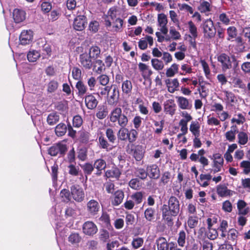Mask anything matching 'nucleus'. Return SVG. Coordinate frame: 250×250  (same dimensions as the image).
<instances>
[{
    "label": "nucleus",
    "instance_id": "obj_21",
    "mask_svg": "<svg viewBox=\"0 0 250 250\" xmlns=\"http://www.w3.org/2000/svg\"><path fill=\"white\" fill-rule=\"evenodd\" d=\"M176 104L173 100H168L164 104V111L171 115L175 114Z\"/></svg>",
    "mask_w": 250,
    "mask_h": 250
},
{
    "label": "nucleus",
    "instance_id": "obj_57",
    "mask_svg": "<svg viewBox=\"0 0 250 250\" xmlns=\"http://www.w3.org/2000/svg\"><path fill=\"white\" fill-rule=\"evenodd\" d=\"M58 166L57 164H54L51 167V176L53 182H57L58 180Z\"/></svg>",
    "mask_w": 250,
    "mask_h": 250
},
{
    "label": "nucleus",
    "instance_id": "obj_48",
    "mask_svg": "<svg viewBox=\"0 0 250 250\" xmlns=\"http://www.w3.org/2000/svg\"><path fill=\"white\" fill-rule=\"evenodd\" d=\"M83 172L86 175H90L93 171L94 167L92 164L86 163L82 166Z\"/></svg>",
    "mask_w": 250,
    "mask_h": 250
},
{
    "label": "nucleus",
    "instance_id": "obj_47",
    "mask_svg": "<svg viewBox=\"0 0 250 250\" xmlns=\"http://www.w3.org/2000/svg\"><path fill=\"white\" fill-rule=\"evenodd\" d=\"M54 107L55 109L61 111H65L67 109V105L66 102H59L55 104Z\"/></svg>",
    "mask_w": 250,
    "mask_h": 250
},
{
    "label": "nucleus",
    "instance_id": "obj_41",
    "mask_svg": "<svg viewBox=\"0 0 250 250\" xmlns=\"http://www.w3.org/2000/svg\"><path fill=\"white\" fill-rule=\"evenodd\" d=\"M238 143L241 145H245L248 141V136L246 133L244 132H239L238 136Z\"/></svg>",
    "mask_w": 250,
    "mask_h": 250
},
{
    "label": "nucleus",
    "instance_id": "obj_34",
    "mask_svg": "<svg viewBox=\"0 0 250 250\" xmlns=\"http://www.w3.org/2000/svg\"><path fill=\"white\" fill-rule=\"evenodd\" d=\"M71 192L67 189H63L61 191L60 196L62 202L68 203L71 200Z\"/></svg>",
    "mask_w": 250,
    "mask_h": 250
},
{
    "label": "nucleus",
    "instance_id": "obj_3",
    "mask_svg": "<svg viewBox=\"0 0 250 250\" xmlns=\"http://www.w3.org/2000/svg\"><path fill=\"white\" fill-rule=\"evenodd\" d=\"M217 61L221 63L222 70L224 72L230 69L235 70L238 65V61L234 55L229 57L226 53H221L217 57Z\"/></svg>",
    "mask_w": 250,
    "mask_h": 250
},
{
    "label": "nucleus",
    "instance_id": "obj_40",
    "mask_svg": "<svg viewBox=\"0 0 250 250\" xmlns=\"http://www.w3.org/2000/svg\"><path fill=\"white\" fill-rule=\"evenodd\" d=\"M99 143L101 148L106 149L107 151L111 149V148H109L110 145L104 137L101 136L99 137Z\"/></svg>",
    "mask_w": 250,
    "mask_h": 250
},
{
    "label": "nucleus",
    "instance_id": "obj_4",
    "mask_svg": "<svg viewBox=\"0 0 250 250\" xmlns=\"http://www.w3.org/2000/svg\"><path fill=\"white\" fill-rule=\"evenodd\" d=\"M202 27L205 38L211 39L214 37L216 33V29L213 21L210 19L206 20L202 24Z\"/></svg>",
    "mask_w": 250,
    "mask_h": 250
},
{
    "label": "nucleus",
    "instance_id": "obj_51",
    "mask_svg": "<svg viewBox=\"0 0 250 250\" xmlns=\"http://www.w3.org/2000/svg\"><path fill=\"white\" fill-rule=\"evenodd\" d=\"M58 87V83L55 81H51L47 84V91L49 93L54 92Z\"/></svg>",
    "mask_w": 250,
    "mask_h": 250
},
{
    "label": "nucleus",
    "instance_id": "obj_61",
    "mask_svg": "<svg viewBox=\"0 0 250 250\" xmlns=\"http://www.w3.org/2000/svg\"><path fill=\"white\" fill-rule=\"evenodd\" d=\"M198 219L197 217L190 216L188 220V224L191 229L195 228L198 224Z\"/></svg>",
    "mask_w": 250,
    "mask_h": 250
},
{
    "label": "nucleus",
    "instance_id": "obj_49",
    "mask_svg": "<svg viewBox=\"0 0 250 250\" xmlns=\"http://www.w3.org/2000/svg\"><path fill=\"white\" fill-rule=\"evenodd\" d=\"M144 243V240L142 238L137 237L133 239L131 245L134 249L140 248Z\"/></svg>",
    "mask_w": 250,
    "mask_h": 250
},
{
    "label": "nucleus",
    "instance_id": "obj_37",
    "mask_svg": "<svg viewBox=\"0 0 250 250\" xmlns=\"http://www.w3.org/2000/svg\"><path fill=\"white\" fill-rule=\"evenodd\" d=\"M76 87L78 91L79 96H83L86 93L87 87L81 81H79L77 83Z\"/></svg>",
    "mask_w": 250,
    "mask_h": 250
},
{
    "label": "nucleus",
    "instance_id": "obj_18",
    "mask_svg": "<svg viewBox=\"0 0 250 250\" xmlns=\"http://www.w3.org/2000/svg\"><path fill=\"white\" fill-rule=\"evenodd\" d=\"M147 43L151 46L153 43V38L149 36H146L144 38L141 39L138 42V46L141 50H145L147 47Z\"/></svg>",
    "mask_w": 250,
    "mask_h": 250
},
{
    "label": "nucleus",
    "instance_id": "obj_2",
    "mask_svg": "<svg viewBox=\"0 0 250 250\" xmlns=\"http://www.w3.org/2000/svg\"><path fill=\"white\" fill-rule=\"evenodd\" d=\"M109 119L112 126L125 127L128 123L127 117L122 113V109L118 107L112 110L109 115Z\"/></svg>",
    "mask_w": 250,
    "mask_h": 250
},
{
    "label": "nucleus",
    "instance_id": "obj_27",
    "mask_svg": "<svg viewBox=\"0 0 250 250\" xmlns=\"http://www.w3.org/2000/svg\"><path fill=\"white\" fill-rule=\"evenodd\" d=\"M101 54V49L98 46H92L90 48L88 55L92 59L96 60L100 57Z\"/></svg>",
    "mask_w": 250,
    "mask_h": 250
},
{
    "label": "nucleus",
    "instance_id": "obj_12",
    "mask_svg": "<svg viewBox=\"0 0 250 250\" xmlns=\"http://www.w3.org/2000/svg\"><path fill=\"white\" fill-rule=\"evenodd\" d=\"M92 58L88 54L83 53L80 56V63L85 69L89 70L93 66Z\"/></svg>",
    "mask_w": 250,
    "mask_h": 250
},
{
    "label": "nucleus",
    "instance_id": "obj_58",
    "mask_svg": "<svg viewBox=\"0 0 250 250\" xmlns=\"http://www.w3.org/2000/svg\"><path fill=\"white\" fill-rule=\"evenodd\" d=\"M88 28L91 32L95 33L99 29V23L96 21H92L89 23Z\"/></svg>",
    "mask_w": 250,
    "mask_h": 250
},
{
    "label": "nucleus",
    "instance_id": "obj_45",
    "mask_svg": "<svg viewBox=\"0 0 250 250\" xmlns=\"http://www.w3.org/2000/svg\"><path fill=\"white\" fill-rule=\"evenodd\" d=\"M105 134L108 141L110 143L114 144L116 140V137L114 134L113 130L111 128H107L106 130Z\"/></svg>",
    "mask_w": 250,
    "mask_h": 250
},
{
    "label": "nucleus",
    "instance_id": "obj_55",
    "mask_svg": "<svg viewBox=\"0 0 250 250\" xmlns=\"http://www.w3.org/2000/svg\"><path fill=\"white\" fill-rule=\"evenodd\" d=\"M158 22L159 26L167 25V16L164 13L158 14Z\"/></svg>",
    "mask_w": 250,
    "mask_h": 250
},
{
    "label": "nucleus",
    "instance_id": "obj_17",
    "mask_svg": "<svg viewBox=\"0 0 250 250\" xmlns=\"http://www.w3.org/2000/svg\"><path fill=\"white\" fill-rule=\"evenodd\" d=\"M165 83L167 87L168 91L171 93L177 90L179 87V82L176 78L173 80L167 79L166 80Z\"/></svg>",
    "mask_w": 250,
    "mask_h": 250
},
{
    "label": "nucleus",
    "instance_id": "obj_54",
    "mask_svg": "<svg viewBox=\"0 0 250 250\" xmlns=\"http://www.w3.org/2000/svg\"><path fill=\"white\" fill-rule=\"evenodd\" d=\"M99 83L103 86H106L109 82V77L105 74H102L97 78Z\"/></svg>",
    "mask_w": 250,
    "mask_h": 250
},
{
    "label": "nucleus",
    "instance_id": "obj_10",
    "mask_svg": "<svg viewBox=\"0 0 250 250\" xmlns=\"http://www.w3.org/2000/svg\"><path fill=\"white\" fill-rule=\"evenodd\" d=\"M112 91L110 94L109 93V96L107 98V103L110 105H116L119 101V91L116 85H114L112 88Z\"/></svg>",
    "mask_w": 250,
    "mask_h": 250
},
{
    "label": "nucleus",
    "instance_id": "obj_52",
    "mask_svg": "<svg viewBox=\"0 0 250 250\" xmlns=\"http://www.w3.org/2000/svg\"><path fill=\"white\" fill-rule=\"evenodd\" d=\"M144 214L146 219L149 221H151L154 218V209L152 208H148L146 209Z\"/></svg>",
    "mask_w": 250,
    "mask_h": 250
},
{
    "label": "nucleus",
    "instance_id": "obj_30",
    "mask_svg": "<svg viewBox=\"0 0 250 250\" xmlns=\"http://www.w3.org/2000/svg\"><path fill=\"white\" fill-rule=\"evenodd\" d=\"M158 250H167L168 246L166 239L164 237H159L156 240Z\"/></svg>",
    "mask_w": 250,
    "mask_h": 250
},
{
    "label": "nucleus",
    "instance_id": "obj_56",
    "mask_svg": "<svg viewBox=\"0 0 250 250\" xmlns=\"http://www.w3.org/2000/svg\"><path fill=\"white\" fill-rule=\"evenodd\" d=\"M186 234L184 230H181L179 233L178 238V245L181 247H184L186 242Z\"/></svg>",
    "mask_w": 250,
    "mask_h": 250
},
{
    "label": "nucleus",
    "instance_id": "obj_36",
    "mask_svg": "<svg viewBox=\"0 0 250 250\" xmlns=\"http://www.w3.org/2000/svg\"><path fill=\"white\" fill-rule=\"evenodd\" d=\"M152 67L156 70H161L164 68V62L158 59H152L151 61Z\"/></svg>",
    "mask_w": 250,
    "mask_h": 250
},
{
    "label": "nucleus",
    "instance_id": "obj_1",
    "mask_svg": "<svg viewBox=\"0 0 250 250\" xmlns=\"http://www.w3.org/2000/svg\"><path fill=\"white\" fill-rule=\"evenodd\" d=\"M162 217L167 223L171 222L173 217H175L180 211V203L178 199L171 196L168 199L167 205L164 204L162 207Z\"/></svg>",
    "mask_w": 250,
    "mask_h": 250
},
{
    "label": "nucleus",
    "instance_id": "obj_13",
    "mask_svg": "<svg viewBox=\"0 0 250 250\" xmlns=\"http://www.w3.org/2000/svg\"><path fill=\"white\" fill-rule=\"evenodd\" d=\"M112 23L113 25L112 26L113 31L118 32L122 28L124 21L122 19L118 18L112 21L109 19L105 20V25L106 27H111Z\"/></svg>",
    "mask_w": 250,
    "mask_h": 250
},
{
    "label": "nucleus",
    "instance_id": "obj_50",
    "mask_svg": "<svg viewBox=\"0 0 250 250\" xmlns=\"http://www.w3.org/2000/svg\"><path fill=\"white\" fill-rule=\"evenodd\" d=\"M81 240V237L77 233H73L68 237V241L72 244L79 243Z\"/></svg>",
    "mask_w": 250,
    "mask_h": 250
},
{
    "label": "nucleus",
    "instance_id": "obj_46",
    "mask_svg": "<svg viewBox=\"0 0 250 250\" xmlns=\"http://www.w3.org/2000/svg\"><path fill=\"white\" fill-rule=\"evenodd\" d=\"M198 10L201 13H206L210 11V5L209 3L206 1L202 2L198 7Z\"/></svg>",
    "mask_w": 250,
    "mask_h": 250
},
{
    "label": "nucleus",
    "instance_id": "obj_9",
    "mask_svg": "<svg viewBox=\"0 0 250 250\" xmlns=\"http://www.w3.org/2000/svg\"><path fill=\"white\" fill-rule=\"evenodd\" d=\"M83 230L85 234L91 236L97 232L98 229L93 222L87 221L83 225Z\"/></svg>",
    "mask_w": 250,
    "mask_h": 250
},
{
    "label": "nucleus",
    "instance_id": "obj_64",
    "mask_svg": "<svg viewBox=\"0 0 250 250\" xmlns=\"http://www.w3.org/2000/svg\"><path fill=\"white\" fill-rule=\"evenodd\" d=\"M171 177L170 173L168 171H166L163 173L161 178V182L166 185L169 181Z\"/></svg>",
    "mask_w": 250,
    "mask_h": 250
},
{
    "label": "nucleus",
    "instance_id": "obj_23",
    "mask_svg": "<svg viewBox=\"0 0 250 250\" xmlns=\"http://www.w3.org/2000/svg\"><path fill=\"white\" fill-rule=\"evenodd\" d=\"M77 207L73 202H71L69 206L66 208L65 210V216L66 217H73L77 215Z\"/></svg>",
    "mask_w": 250,
    "mask_h": 250
},
{
    "label": "nucleus",
    "instance_id": "obj_26",
    "mask_svg": "<svg viewBox=\"0 0 250 250\" xmlns=\"http://www.w3.org/2000/svg\"><path fill=\"white\" fill-rule=\"evenodd\" d=\"M60 120V116L57 112L50 113L47 118V122L50 125H53L57 124Z\"/></svg>",
    "mask_w": 250,
    "mask_h": 250
},
{
    "label": "nucleus",
    "instance_id": "obj_39",
    "mask_svg": "<svg viewBox=\"0 0 250 250\" xmlns=\"http://www.w3.org/2000/svg\"><path fill=\"white\" fill-rule=\"evenodd\" d=\"M144 152L141 146H137L133 152V156L136 160L140 161L143 157Z\"/></svg>",
    "mask_w": 250,
    "mask_h": 250
},
{
    "label": "nucleus",
    "instance_id": "obj_19",
    "mask_svg": "<svg viewBox=\"0 0 250 250\" xmlns=\"http://www.w3.org/2000/svg\"><path fill=\"white\" fill-rule=\"evenodd\" d=\"M20 41L22 45L29 44L31 42V30L23 31L20 36Z\"/></svg>",
    "mask_w": 250,
    "mask_h": 250
},
{
    "label": "nucleus",
    "instance_id": "obj_38",
    "mask_svg": "<svg viewBox=\"0 0 250 250\" xmlns=\"http://www.w3.org/2000/svg\"><path fill=\"white\" fill-rule=\"evenodd\" d=\"M68 173L73 176H78L79 175L81 170L78 166H76L73 164H70L68 166Z\"/></svg>",
    "mask_w": 250,
    "mask_h": 250
},
{
    "label": "nucleus",
    "instance_id": "obj_32",
    "mask_svg": "<svg viewBox=\"0 0 250 250\" xmlns=\"http://www.w3.org/2000/svg\"><path fill=\"white\" fill-rule=\"evenodd\" d=\"M123 92L125 94H129L132 89V84L130 81L126 80L123 82L122 86Z\"/></svg>",
    "mask_w": 250,
    "mask_h": 250
},
{
    "label": "nucleus",
    "instance_id": "obj_5",
    "mask_svg": "<svg viewBox=\"0 0 250 250\" xmlns=\"http://www.w3.org/2000/svg\"><path fill=\"white\" fill-rule=\"evenodd\" d=\"M67 150L66 144L58 143L50 147L48 149V153L52 156H63Z\"/></svg>",
    "mask_w": 250,
    "mask_h": 250
},
{
    "label": "nucleus",
    "instance_id": "obj_6",
    "mask_svg": "<svg viewBox=\"0 0 250 250\" xmlns=\"http://www.w3.org/2000/svg\"><path fill=\"white\" fill-rule=\"evenodd\" d=\"M71 194L73 199L77 202H82L84 198V193L79 186L73 185L70 188Z\"/></svg>",
    "mask_w": 250,
    "mask_h": 250
},
{
    "label": "nucleus",
    "instance_id": "obj_14",
    "mask_svg": "<svg viewBox=\"0 0 250 250\" xmlns=\"http://www.w3.org/2000/svg\"><path fill=\"white\" fill-rule=\"evenodd\" d=\"M85 103L88 109H93L97 106L98 101L92 94H89L85 97Z\"/></svg>",
    "mask_w": 250,
    "mask_h": 250
},
{
    "label": "nucleus",
    "instance_id": "obj_7",
    "mask_svg": "<svg viewBox=\"0 0 250 250\" xmlns=\"http://www.w3.org/2000/svg\"><path fill=\"white\" fill-rule=\"evenodd\" d=\"M87 24V18L84 15L77 16L74 20L73 27L77 31H83Z\"/></svg>",
    "mask_w": 250,
    "mask_h": 250
},
{
    "label": "nucleus",
    "instance_id": "obj_33",
    "mask_svg": "<svg viewBox=\"0 0 250 250\" xmlns=\"http://www.w3.org/2000/svg\"><path fill=\"white\" fill-rule=\"evenodd\" d=\"M66 130V125L63 123H60L56 126L55 133L58 136H62L65 134Z\"/></svg>",
    "mask_w": 250,
    "mask_h": 250
},
{
    "label": "nucleus",
    "instance_id": "obj_15",
    "mask_svg": "<svg viewBox=\"0 0 250 250\" xmlns=\"http://www.w3.org/2000/svg\"><path fill=\"white\" fill-rule=\"evenodd\" d=\"M25 12L19 9H15L13 12V18L14 21L17 23H20L25 19Z\"/></svg>",
    "mask_w": 250,
    "mask_h": 250
},
{
    "label": "nucleus",
    "instance_id": "obj_25",
    "mask_svg": "<svg viewBox=\"0 0 250 250\" xmlns=\"http://www.w3.org/2000/svg\"><path fill=\"white\" fill-rule=\"evenodd\" d=\"M114 199L112 202L113 205L118 206L123 201L124 198V192L122 190H118L114 192Z\"/></svg>",
    "mask_w": 250,
    "mask_h": 250
},
{
    "label": "nucleus",
    "instance_id": "obj_59",
    "mask_svg": "<svg viewBox=\"0 0 250 250\" xmlns=\"http://www.w3.org/2000/svg\"><path fill=\"white\" fill-rule=\"evenodd\" d=\"M136 174L137 176L142 180L146 179L148 176L147 170L141 168H138L136 170Z\"/></svg>",
    "mask_w": 250,
    "mask_h": 250
},
{
    "label": "nucleus",
    "instance_id": "obj_29",
    "mask_svg": "<svg viewBox=\"0 0 250 250\" xmlns=\"http://www.w3.org/2000/svg\"><path fill=\"white\" fill-rule=\"evenodd\" d=\"M108 111L107 107L103 105L98 108L96 115L97 118L102 120L104 119L108 115Z\"/></svg>",
    "mask_w": 250,
    "mask_h": 250
},
{
    "label": "nucleus",
    "instance_id": "obj_42",
    "mask_svg": "<svg viewBox=\"0 0 250 250\" xmlns=\"http://www.w3.org/2000/svg\"><path fill=\"white\" fill-rule=\"evenodd\" d=\"M94 167L96 169L104 170L106 168V163L103 159H97L94 163Z\"/></svg>",
    "mask_w": 250,
    "mask_h": 250
},
{
    "label": "nucleus",
    "instance_id": "obj_24",
    "mask_svg": "<svg viewBox=\"0 0 250 250\" xmlns=\"http://www.w3.org/2000/svg\"><path fill=\"white\" fill-rule=\"evenodd\" d=\"M93 69H95V72L98 74H101L105 70V66L103 61L96 59L94 61Z\"/></svg>",
    "mask_w": 250,
    "mask_h": 250
},
{
    "label": "nucleus",
    "instance_id": "obj_35",
    "mask_svg": "<svg viewBox=\"0 0 250 250\" xmlns=\"http://www.w3.org/2000/svg\"><path fill=\"white\" fill-rule=\"evenodd\" d=\"M189 130L194 136L199 137L200 125L198 122H192L190 125Z\"/></svg>",
    "mask_w": 250,
    "mask_h": 250
},
{
    "label": "nucleus",
    "instance_id": "obj_20",
    "mask_svg": "<svg viewBox=\"0 0 250 250\" xmlns=\"http://www.w3.org/2000/svg\"><path fill=\"white\" fill-rule=\"evenodd\" d=\"M217 193L221 197L232 196L233 191L228 188L225 185H219L217 187Z\"/></svg>",
    "mask_w": 250,
    "mask_h": 250
},
{
    "label": "nucleus",
    "instance_id": "obj_22",
    "mask_svg": "<svg viewBox=\"0 0 250 250\" xmlns=\"http://www.w3.org/2000/svg\"><path fill=\"white\" fill-rule=\"evenodd\" d=\"M177 99V103L179 107L182 109H189L192 105L189 104L188 100L185 97L182 96H177L176 97Z\"/></svg>",
    "mask_w": 250,
    "mask_h": 250
},
{
    "label": "nucleus",
    "instance_id": "obj_60",
    "mask_svg": "<svg viewBox=\"0 0 250 250\" xmlns=\"http://www.w3.org/2000/svg\"><path fill=\"white\" fill-rule=\"evenodd\" d=\"M131 197L132 200L135 201L136 204H139L142 202L143 194L141 192H136L133 194Z\"/></svg>",
    "mask_w": 250,
    "mask_h": 250
},
{
    "label": "nucleus",
    "instance_id": "obj_16",
    "mask_svg": "<svg viewBox=\"0 0 250 250\" xmlns=\"http://www.w3.org/2000/svg\"><path fill=\"white\" fill-rule=\"evenodd\" d=\"M121 173V170L118 167H113L105 171V176L108 178H112L118 180L120 179Z\"/></svg>",
    "mask_w": 250,
    "mask_h": 250
},
{
    "label": "nucleus",
    "instance_id": "obj_53",
    "mask_svg": "<svg viewBox=\"0 0 250 250\" xmlns=\"http://www.w3.org/2000/svg\"><path fill=\"white\" fill-rule=\"evenodd\" d=\"M138 132L134 129L128 130V140L130 143L135 142L138 136Z\"/></svg>",
    "mask_w": 250,
    "mask_h": 250
},
{
    "label": "nucleus",
    "instance_id": "obj_8",
    "mask_svg": "<svg viewBox=\"0 0 250 250\" xmlns=\"http://www.w3.org/2000/svg\"><path fill=\"white\" fill-rule=\"evenodd\" d=\"M86 208L87 212L90 216H95L99 211L100 206L97 201L92 199L87 202Z\"/></svg>",
    "mask_w": 250,
    "mask_h": 250
},
{
    "label": "nucleus",
    "instance_id": "obj_11",
    "mask_svg": "<svg viewBox=\"0 0 250 250\" xmlns=\"http://www.w3.org/2000/svg\"><path fill=\"white\" fill-rule=\"evenodd\" d=\"M147 175L150 179H158L160 176V170L157 165L155 164L148 166L146 167Z\"/></svg>",
    "mask_w": 250,
    "mask_h": 250
},
{
    "label": "nucleus",
    "instance_id": "obj_62",
    "mask_svg": "<svg viewBox=\"0 0 250 250\" xmlns=\"http://www.w3.org/2000/svg\"><path fill=\"white\" fill-rule=\"evenodd\" d=\"M240 167L244 168V173L248 174L250 172V162L243 161L240 163Z\"/></svg>",
    "mask_w": 250,
    "mask_h": 250
},
{
    "label": "nucleus",
    "instance_id": "obj_63",
    "mask_svg": "<svg viewBox=\"0 0 250 250\" xmlns=\"http://www.w3.org/2000/svg\"><path fill=\"white\" fill-rule=\"evenodd\" d=\"M83 124L82 117L79 115H76L74 117L73 119V125L75 127H80Z\"/></svg>",
    "mask_w": 250,
    "mask_h": 250
},
{
    "label": "nucleus",
    "instance_id": "obj_28",
    "mask_svg": "<svg viewBox=\"0 0 250 250\" xmlns=\"http://www.w3.org/2000/svg\"><path fill=\"white\" fill-rule=\"evenodd\" d=\"M128 129L125 127H120L117 133L118 139L121 141L128 140Z\"/></svg>",
    "mask_w": 250,
    "mask_h": 250
},
{
    "label": "nucleus",
    "instance_id": "obj_43",
    "mask_svg": "<svg viewBox=\"0 0 250 250\" xmlns=\"http://www.w3.org/2000/svg\"><path fill=\"white\" fill-rule=\"evenodd\" d=\"M188 25L189 31L191 34L192 37L195 40L198 36L197 27L192 21H188Z\"/></svg>",
    "mask_w": 250,
    "mask_h": 250
},
{
    "label": "nucleus",
    "instance_id": "obj_44",
    "mask_svg": "<svg viewBox=\"0 0 250 250\" xmlns=\"http://www.w3.org/2000/svg\"><path fill=\"white\" fill-rule=\"evenodd\" d=\"M227 34L228 38L227 40L230 41L231 39L235 38L237 37V31L234 26H230L227 29Z\"/></svg>",
    "mask_w": 250,
    "mask_h": 250
},
{
    "label": "nucleus",
    "instance_id": "obj_31",
    "mask_svg": "<svg viewBox=\"0 0 250 250\" xmlns=\"http://www.w3.org/2000/svg\"><path fill=\"white\" fill-rule=\"evenodd\" d=\"M179 65L176 63L172 64L171 66L167 69L166 75L167 77H172L175 74L178 72Z\"/></svg>",
    "mask_w": 250,
    "mask_h": 250
}]
</instances>
